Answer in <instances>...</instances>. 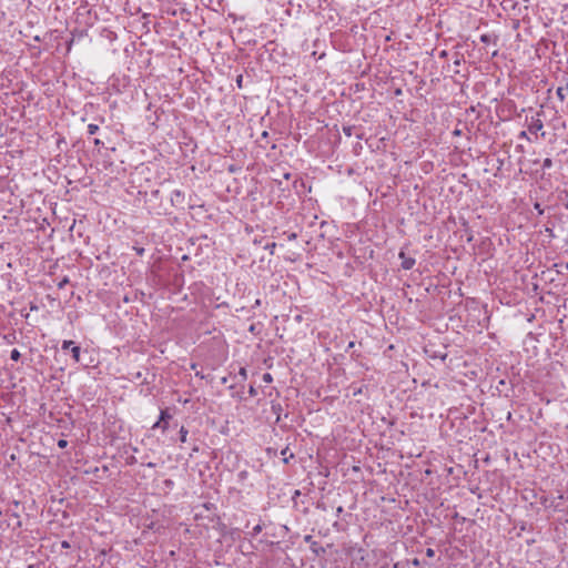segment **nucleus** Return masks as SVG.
I'll use <instances>...</instances> for the list:
<instances>
[{"mask_svg":"<svg viewBox=\"0 0 568 568\" xmlns=\"http://www.w3.org/2000/svg\"><path fill=\"white\" fill-rule=\"evenodd\" d=\"M145 206L150 214L168 215L170 214L168 205L163 204L160 190H152L150 194H145Z\"/></svg>","mask_w":568,"mask_h":568,"instance_id":"1","label":"nucleus"},{"mask_svg":"<svg viewBox=\"0 0 568 568\" xmlns=\"http://www.w3.org/2000/svg\"><path fill=\"white\" fill-rule=\"evenodd\" d=\"M185 202L184 193L180 190H174L171 193L170 203L171 206L181 207L183 209Z\"/></svg>","mask_w":568,"mask_h":568,"instance_id":"2","label":"nucleus"},{"mask_svg":"<svg viewBox=\"0 0 568 568\" xmlns=\"http://www.w3.org/2000/svg\"><path fill=\"white\" fill-rule=\"evenodd\" d=\"M171 415L168 412V409H162L160 413L159 420L153 425L152 428H162L163 432H165L169 427V419H171Z\"/></svg>","mask_w":568,"mask_h":568,"instance_id":"3","label":"nucleus"},{"mask_svg":"<svg viewBox=\"0 0 568 568\" xmlns=\"http://www.w3.org/2000/svg\"><path fill=\"white\" fill-rule=\"evenodd\" d=\"M398 257L402 260V268L405 271L412 270L416 263L414 257L407 256L404 251H400Z\"/></svg>","mask_w":568,"mask_h":568,"instance_id":"4","label":"nucleus"},{"mask_svg":"<svg viewBox=\"0 0 568 568\" xmlns=\"http://www.w3.org/2000/svg\"><path fill=\"white\" fill-rule=\"evenodd\" d=\"M544 128L542 121L540 119H532L531 123L528 125V131L530 133H537Z\"/></svg>","mask_w":568,"mask_h":568,"instance_id":"5","label":"nucleus"},{"mask_svg":"<svg viewBox=\"0 0 568 568\" xmlns=\"http://www.w3.org/2000/svg\"><path fill=\"white\" fill-rule=\"evenodd\" d=\"M310 548L316 556H322L326 552L325 548L321 546L317 541H312Z\"/></svg>","mask_w":568,"mask_h":568,"instance_id":"6","label":"nucleus"},{"mask_svg":"<svg viewBox=\"0 0 568 568\" xmlns=\"http://www.w3.org/2000/svg\"><path fill=\"white\" fill-rule=\"evenodd\" d=\"M480 41H481L483 43H486V44H488V43H494V44H496V43H497V41H498V37H497L496 34H489V33H486V34H481V36H480Z\"/></svg>","mask_w":568,"mask_h":568,"instance_id":"7","label":"nucleus"},{"mask_svg":"<svg viewBox=\"0 0 568 568\" xmlns=\"http://www.w3.org/2000/svg\"><path fill=\"white\" fill-rule=\"evenodd\" d=\"M281 455L283 457V463L288 464L290 459L294 457L293 453L290 452L288 447H285L281 450Z\"/></svg>","mask_w":568,"mask_h":568,"instance_id":"8","label":"nucleus"},{"mask_svg":"<svg viewBox=\"0 0 568 568\" xmlns=\"http://www.w3.org/2000/svg\"><path fill=\"white\" fill-rule=\"evenodd\" d=\"M80 354H81V348L80 346L78 345H74L73 347H71V355H72V358L75 363H79L80 362Z\"/></svg>","mask_w":568,"mask_h":568,"instance_id":"9","label":"nucleus"},{"mask_svg":"<svg viewBox=\"0 0 568 568\" xmlns=\"http://www.w3.org/2000/svg\"><path fill=\"white\" fill-rule=\"evenodd\" d=\"M566 91H568V84H566V87H559L557 88L556 90V95L558 97V99L560 101H564L565 98H566Z\"/></svg>","mask_w":568,"mask_h":568,"instance_id":"10","label":"nucleus"},{"mask_svg":"<svg viewBox=\"0 0 568 568\" xmlns=\"http://www.w3.org/2000/svg\"><path fill=\"white\" fill-rule=\"evenodd\" d=\"M179 434H180V440H181V443H185V442H186V439H187V434H189L187 429H186L184 426H182V427L180 428Z\"/></svg>","mask_w":568,"mask_h":568,"instance_id":"11","label":"nucleus"},{"mask_svg":"<svg viewBox=\"0 0 568 568\" xmlns=\"http://www.w3.org/2000/svg\"><path fill=\"white\" fill-rule=\"evenodd\" d=\"M10 358L14 362H18L21 358V353L17 348H14L10 353Z\"/></svg>","mask_w":568,"mask_h":568,"instance_id":"12","label":"nucleus"},{"mask_svg":"<svg viewBox=\"0 0 568 568\" xmlns=\"http://www.w3.org/2000/svg\"><path fill=\"white\" fill-rule=\"evenodd\" d=\"M74 345H75V344H74V342H73V341H63V342H62V345H61V348H62L63 351H68V349H70V351H71V347H73Z\"/></svg>","mask_w":568,"mask_h":568,"instance_id":"13","label":"nucleus"},{"mask_svg":"<svg viewBox=\"0 0 568 568\" xmlns=\"http://www.w3.org/2000/svg\"><path fill=\"white\" fill-rule=\"evenodd\" d=\"M98 131H99V125L98 124L91 123V124L88 125V133L90 135L95 134Z\"/></svg>","mask_w":568,"mask_h":568,"instance_id":"14","label":"nucleus"},{"mask_svg":"<svg viewBox=\"0 0 568 568\" xmlns=\"http://www.w3.org/2000/svg\"><path fill=\"white\" fill-rule=\"evenodd\" d=\"M354 129L355 128L351 126V125L343 126V132H344L345 135L352 136Z\"/></svg>","mask_w":568,"mask_h":568,"instance_id":"15","label":"nucleus"},{"mask_svg":"<svg viewBox=\"0 0 568 568\" xmlns=\"http://www.w3.org/2000/svg\"><path fill=\"white\" fill-rule=\"evenodd\" d=\"M552 166V160L550 158H546L542 162V169H550Z\"/></svg>","mask_w":568,"mask_h":568,"instance_id":"16","label":"nucleus"},{"mask_svg":"<svg viewBox=\"0 0 568 568\" xmlns=\"http://www.w3.org/2000/svg\"><path fill=\"white\" fill-rule=\"evenodd\" d=\"M67 284H69V277L64 276L59 283L58 288H63Z\"/></svg>","mask_w":568,"mask_h":568,"instance_id":"17","label":"nucleus"},{"mask_svg":"<svg viewBox=\"0 0 568 568\" xmlns=\"http://www.w3.org/2000/svg\"><path fill=\"white\" fill-rule=\"evenodd\" d=\"M262 379H263V382H265V383H271V382L273 381V377H272V375H271L270 373H265V374L263 375V378H262Z\"/></svg>","mask_w":568,"mask_h":568,"instance_id":"18","label":"nucleus"},{"mask_svg":"<svg viewBox=\"0 0 568 568\" xmlns=\"http://www.w3.org/2000/svg\"><path fill=\"white\" fill-rule=\"evenodd\" d=\"M68 446V440L65 439H59L58 440V447L59 448H65Z\"/></svg>","mask_w":568,"mask_h":568,"instance_id":"19","label":"nucleus"},{"mask_svg":"<svg viewBox=\"0 0 568 568\" xmlns=\"http://www.w3.org/2000/svg\"><path fill=\"white\" fill-rule=\"evenodd\" d=\"M164 485L168 488H172L174 486V481L172 479H165Z\"/></svg>","mask_w":568,"mask_h":568,"instance_id":"20","label":"nucleus"},{"mask_svg":"<svg viewBox=\"0 0 568 568\" xmlns=\"http://www.w3.org/2000/svg\"><path fill=\"white\" fill-rule=\"evenodd\" d=\"M262 530V527L261 525H256L254 528H253V536H256L257 534H260Z\"/></svg>","mask_w":568,"mask_h":568,"instance_id":"21","label":"nucleus"},{"mask_svg":"<svg viewBox=\"0 0 568 568\" xmlns=\"http://www.w3.org/2000/svg\"><path fill=\"white\" fill-rule=\"evenodd\" d=\"M426 556H427V557H429V558L434 557V556H435V551H434V549H432V548H427V549H426Z\"/></svg>","mask_w":568,"mask_h":568,"instance_id":"22","label":"nucleus"},{"mask_svg":"<svg viewBox=\"0 0 568 568\" xmlns=\"http://www.w3.org/2000/svg\"><path fill=\"white\" fill-rule=\"evenodd\" d=\"M135 463H136V459H135V457H134V456H131V457H129V458L126 459V464H129V465H133V464H135Z\"/></svg>","mask_w":568,"mask_h":568,"instance_id":"23","label":"nucleus"},{"mask_svg":"<svg viewBox=\"0 0 568 568\" xmlns=\"http://www.w3.org/2000/svg\"><path fill=\"white\" fill-rule=\"evenodd\" d=\"M239 373H240V375H241L244 379L246 378V376H247V372H246V369H245L244 367H242V368L240 369V372H239Z\"/></svg>","mask_w":568,"mask_h":568,"instance_id":"24","label":"nucleus"},{"mask_svg":"<svg viewBox=\"0 0 568 568\" xmlns=\"http://www.w3.org/2000/svg\"><path fill=\"white\" fill-rule=\"evenodd\" d=\"M296 237H297V234H296V233H290V234L287 235V240H288V241H294V240H296Z\"/></svg>","mask_w":568,"mask_h":568,"instance_id":"25","label":"nucleus"},{"mask_svg":"<svg viewBox=\"0 0 568 568\" xmlns=\"http://www.w3.org/2000/svg\"><path fill=\"white\" fill-rule=\"evenodd\" d=\"M304 541H305V542H308V544L311 545V544H312V541H314V540H313V537H312L311 535H306V536L304 537Z\"/></svg>","mask_w":568,"mask_h":568,"instance_id":"26","label":"nucleus"},{"mask_svg":"<svg viewBox=\"0 0 568 568\" xmlns=\"http://www.w3.org/2000/svg\"><path fill=\"white\" fill-rule=\"evenodd\" d=\"M242 81H243V77L242 75H239L237 79H236V83H237V87L241 88L242 87Z\"/></svg>","mask_w":568,"mask_h":568,"instance_id":"27","label":"nucleus"},{"mask_svg":"<svg viewBox=\"0 0 568 568\" xmlns=\"http://www.w3.org/2000/svg\"><path fill=\"white\" fill-rule=\"evenodd\" d=\"M61 547H62V548H65V549H67V548H70V544H69V541L63 540V541L61 542Z\"/></svg>","mask_w":568,"mask_h":568,"instance_id":"28","label":"nucleus"},{"mask_svg":"<svg viewBox=\"0 0 568 568\" xmlns=\"http://www.w3.org/2000/svg\"><path fill=\"white\" fill-rule=\"evenodd\" d=\"M93 143L95 146H100L103 144V142L100 139H94Z\"/></svg>","mask_w":568,"mask_h":568,"instance_id":"29","label":"nucleus"},{"mask_svg":"<svg viewBox=\"0 0 568 568\" xmlns=\"http://www.w3.org/2000/svg\"><path fill=\"white\" fill-rule=\"evenodd\" d=\"M260 305H261V300H260V298H257V300H255V302H254V304H253L252 308L258 307Z\"/></svg>","mask_w":568,"mask_h":568,"instance_id":"30","label":"nucleus"},{"mask_svg":"<svg viewBox=\"0 0 568 568\" xmlns=\"http://www.w3.org/2000/svg\"><path fill=\"white\" fill-rule=\"evenodd\" d=\"M344 511V508L342 506H338L336 508V515L339 516Z\"/></svg>","mask_w":568,"mask_h":568,"instance_id":"31","label":"nucleus"},{"mask_svg":"<svg viewBox=\"0 0 568 568\" xmlns=\"http://www.w3.org/2000/svg\"><path fill=\"white\" fill-rule=\"evenodd\" d=\"M519 138L521 139H528V135L525 131H521L520 134H519Z\"/></svg>","mask_w":568,"mask_h":568,"instance_id":"32","label":"nucleus"},{"mask_svg":"<svg viewBox=\"0 0 568 568\" xmlns=\"http://www.w3.org/2000/svg\"><path fill=\"white\" fill-rule=\"evenodd\" d=\"M250 395H255L256 394V390L253 386L250 387V390H248Z\"/></svg>","mask_w":568,"mask_h":568,"instance_id":"33","label":"nucleus"},{"mask_svg":"<svg viewBox=\"0 0 568 568\" xmlns=\"http://www.w3.org/2000/svg\"><path fill=\"white\" fill-rule=\"evenodd\" d=\"M412 564H413L414 566H419V565H420V562H419V560H418L417 558H414V559L412 560Z\"/></svg>","mask_w":568,"mask_h":568,"instance_id":"34","label":"nucleus"},{"mask_svg":"<svg viewBox=\"0 0 568 568\" xmlns=\"http://www.w3.org/2000/svg\"><path fill=\"white\" fill-rule=\"evenodd\" d=\"M146 467H149V468H154V467H156V464H155V463L150 462V463H148V464H146Z\"/></svg>","mask_w":568,"mask_h":568,"instance_id":"35","label":"nucleus"},{"mask_svg":"<svg viewBox=\"0 0 568 568\" xmlns=\"http://www.w3.org/2000/svg\"><path fill=\"white\" fill-rule=\"evenodd\" d=\"M195 376L200 377V378H204V375L201 373V372H196L195 373Z\"/></svg>","mask_w":568,"mask_h":568,"instance_id":"36","label":"nucleus"},{"mask_svg":"<svg viewBox=\"0 0 568 568\" xmlns=\"http://www.w3.org/2000/svg\"><path fill=\"white\" fill-rule=\"evenodd\" d=\"M136 252H138L139 255H142L143 252H144V248H139V250H136Z\"/></svg>","mask_w":568,"mask_h":568,"instance_id":"37","label":"nucleus"},{"mask_svg":"<svg viewBox=\"0 0 568 568\" xmlns=\"http://www.w3.org/2000/svg\"><path fill=\"white\" fill-rule=\"evenodd\" d=\"M356 138L359 139V140L363 139V133H357Z\"/></svg>","mask_w":568,"mask_h":568,"instance_id":"38","label":"nucleus"},{"mask_svg":"<svg viewBox=\"0 0 568 568\" xmlns=\"http://www.w3.org/2000/svg\"><path fill=\"white\" fill-rule=\"evenodd\" d=\"M290 176H291V174H290V173L284 174V178H285L286 180H288V179H290Z\"/></svg>","mask_w":568,"mask_h":568,"instance_id":"39","label":"nucleus"},{"mask_svg":"<svg viewBox=\"0 0 568 568\" xmlns=\"http://www.w3.org/2000/svg\"><path fill=\"white\" fill-rule=\"evenodd\" d=\"M536 209L539 210V213H542V210H540L539 204H536Z\"/></svg>","mask_w":568,"mask_h":568,"instance_id":"40","label":"nucleus"},{"mask_svg":"<svg viewBox=\"0 0 568 568\" xmlns=\"http://www.w3.org/2000/svg\"><path fill=\"white\" fill-rule=\"evenodd\" d=\"M536 209L539 210V213H542V210H540L539 204H536Z\"/></svg>","mask_w":568,"mask_h":568,"instance_id":"41","label":"nucleus"},{"mask_svg":"<svg viewBox=\"0 0 568 568\" xmlns=\"http://www.w3.org/2000/svg\"><path fill=\"white\" fill-rule=\"evenodd\" d=\"M141 376H142V374L139 372V373H136L135 377L139 379V378H141Z\"/></svg>","mask_w":568,"mask_h":568,"instance_id":"42","label":"nucleus"},{"mask_svg":"<svg viewBox=\"0 0 568 568\" xmlns=\"http://www.w3.org/2000/svg\"><path fill=\"white\" fill-rule=\"evenodd\" d=\"M455 134L459 135L460 134V131L459 130H455L454 132Z\"/></svg>","mask_w":568,"mask_h":568,"instance_id":"43","label":"nucleus"},{"mask_svg":"<svg viewBox=\"0 0 568 568\" xmlns=\"http://www.w3.org/2000/svg\"><path fill=\"white\" fill-rule=\"evenodd\" d=\"M17 526L20 527L21 526V521L18 519L17 520Z\"/></svg>","mask_w":568,"mask_h":568,"instance_id":"44","label":"nucleus"},{"mask_svg":"<svg viewBox=\"0 0 568 568\" xmlns=\"http://www.w3.org/2000/svg\"><path fill=\"white\" fill-rule=\"evenodd\" d=\"M250 331H251V332H253V331H254V325H251Z\"/></svg>","mask_w":568,"mask_h":568,"instance_id":"45","label":"nucleus"},{"mask_svg":"<svg viewBox=\"0 0 568 568\" xmlns=\"http://www.w3.org/2000/svg\"><path fill=\"white\" fill-rule=\"evenodd\" d=\"M565 267H566V270H568V262L566 263Z\"/></svg>","mask_w":568,"mask_h":568,"instance_id":"46","label":"nucleus"}]
</instances>
